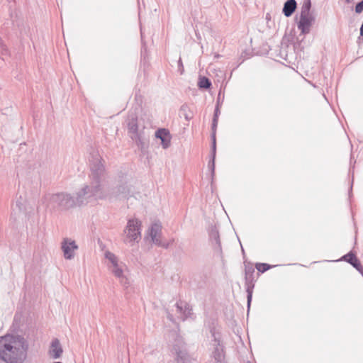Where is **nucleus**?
<instances>
[{
    "mask_svg": "<svg viewBox=\"0 0 363 363\" xmlns=\"http://www.w3.org/2000/svg\"><path fill=\"white\" fill-rule=\"evenodd\" d=\"M89 161V184L79 189L76 194L75 199L65 192L45 194L42 198V203L46 209L50 211H66L76 206L86 205L108 196L103 185L105 174L101 157L97 152H93Z\"/></svg>",
    "mask_w": 363,
    "mask_h": 363,
    "instance_id": "obj_1",
    "label": "nucleus"
},
{
    "mask_svg": "<svg viewBox=\"0 0 363 363\" xmlns=\"http://www.w3.org/2000/svg\"><path fill=\"white\" fill-rule=\"evenodd\" d=\"M28 349V342L23 337H0V359L6 363H23Z\"/></svg>",
    "mask_w": 363,
    "mask_h": 363,
    "instance_id": "obj_2",
    "label": "nucleus"
},
{
    "mask_svg": "<svg viewBox=\"0 0 363 363\" xmlns=\"http://www.w3.org/2000/svg\"><path fill=\"white\" fill-rule=\"evenodd\" d=\"M104 174L106 175V171L104 170ZM106 177L103 183L104 187L106 191L108 193V196L106 199H111L112 198L121 199H127L133 194V189L130 179H125L121 181L120 183L113 189L111 193H110L105 186ZM106 200V199H104Z\"/></svg>",
    "mask_w": 363,
    "mask_h": 363,
    "instance_id": "obj_3",
    "label": "nucleus"
},
{
    "mask_svg": "<svg viewBox=\"0 0 363 363\" xmlns=\"http://www.w3.org/2000/svg\"><path fill=\"white\" fill-rule=\"evenodd\" d=\"M171 352L176 363H196V360L187 352L186 345L181 339L175 340Z\"/></svg>",
    "mask_w": 363,
    "mask_h": 363,
    "instance_id": "obj_4",
    "label": "nucleus"
},
{
    "mask_svg": "<svg viewBox=\"0 0 363 363\" xmlns=\"http://www.w3.org/2000/svg\"><path fill=\"white\" fill-rule=\"evenodd\" d=\"M140 226L141 223L139 220L136 218L130 219L124 230V242L133 243L138 242L141 238Z\"/></svg>",
    "mask_w": 363,
    "mask_h": 363,
    "instance_id": "obj_5",
    "label": "nucleus"
},
{
    "mask_svg": "<svg viewBox=\"0 0 363 363\" xmlns=\"http://www.w3.org/2000/svg\"><path fill=\"white\" fill-rule=\"evenodd\" d=\"M128 133L139 147L143 148L145 146L146 139L143 133L138 130V119L136 117L133 116L131 118L128 119Z\"/></svg>",
    "mask_w": 363,
    "mask_h": 363,
    "instance_id": "obj_6",
    "label": "nucleus"
},
{
    "mask_svg": "<svg viewBox=\"0 0 363 363\" xmlns=\"http://www.w3.org/2000/svg\"><path fill=\"white\" fill-rule=\"evenodd\" d=\"M311 1L304 3L302 6L300 21L298 23V28L303 34L308 33L312 23L313 18L310 15Z\"/></svg>",
    "mask_w": 363,
    "mask_h": 363,
    "instance_id": "obj_7",
    "label": "nucleus"
},
{
    "mask_svg": "<svg viewBox=\"0 0 363 363\" xmlns=\"http://www.w3.org/2000/svg\"><path fill=\"white\" fill-rule=\"evenodd\" d=\"M213 337V349L211 353V357L216 363H223L225 359L224 347L221 344L220 335L214 330L211 331Z\"/></svg>",
    "mask_w": 363,
    "mask_h": 363,
    "instance_id": "obj_8",
    "label": "nucleus"
},
{
    "mask_svg": "<svg viewBox=\"0 0 363 363\" xmlns=\"http://www.w3.org/2000/svg\"><path fill=\"white\" fill-rule=\"evenodd\" d=\"M245 274L246 291L247 293V307L249 308L252 301L253 289L255 287V269L252 267H245Z\"/></svg>",
    "mask_w": 363,
    "mask_h": 363,
    "instance_id": "obj_9",
    "label": "nucleus"
},
{
    "mask_svg": "<svg viewBox=\"0 0 363 363\" xmlns=\"http://www.w3.org/2000/svg\"><path fill=\"white\" fill-rule=\"evenodd\" d=\"M161 234H162V225L160 223H153L150 230L149 235L151 238V240L153 243L156 245L162 247L165 249L168 248L169 246V242H164L161 240Z\"/></svg>",
    "mask_w": 363,
    "mask_h": 363,
    "instance_id": "obj_10",
    "label": "nucleus"
},
{
    "mask_svg": "<svg viewBox=\"0 0 363 363\" xmlns=\"http://www.w3.org/2000/svg\"><path fill=\"white\" fill-rule=\"evenodd\" d=\"M62 250L64 257L66 259H72L74 257V251L78 249V246L74 240L69 238H65L62 242Z\"/></svg>",
    "mask_w": 363,
    "mask_h": 363,
    "instance_id": "obj_11",
    "label": "nucleus"
},
{
    "mask_svg": "<svg viewBox=\"0 0 363 363\" xmlns=\"http://www.w3.org/2000/svg\"><path fill=\"white\" fill-rule=\"evenodd\" d=\"M124 264L122 262H119L118 264L109 267V269L111 273L119 280L120 283L124 286L125 287H128L129 286V282L128 278L125 277L123 272Z\"/></svg>",
    "mask_w": 363,
    "mask_h": 363,
    "instance_id": "obj_12",
    "label": "nucleus"
},
{
    "mask_svg": "<svg viewBox=\"0 0 363 363\" xmlns=\"http://www.w3.org/2000/svg\"><path fill=\"white\" fill-rule=\"evenodd\" d=\"M176 307L177 312L180 314L179 318L182 320H185L192 314V308L186 302L179 301L176 303Z\"/></svg>",
    "mask_w": 363,
    "mask_h": 363,
    "instance_id": "obj_13",
    "label": "nucleus"
},
{
    "mask_svg": "<svg viewBox=\"0 0 363 363\" xmlns=\"http://www.w3.org/2000/svg\"><path fill=\"white\" fill-rule=\"evenodd\" d=\"M63 352L62 347L58 339H54L50 345L49 354L53 359H59Z\"/></svg>",
    "mask_w": 363,
    "mask_h": 363,
    "instance_id": "obj_14",
    "label": "nucleus"
},
{
    "mask_svg": "<svg viewBox=\"0 0 363 363\" xmlns=\"http://www.w3.org/2000/svg\"><path fill=\"white\" fill-rule=\"evenodd\" d=\"M155 137L162 141L163 148H167L170 145V136L169 131L165 128H161L155 132Z\"/></svg>",
    "mask_w": 363,
    "mask_h": 363,
    "instance_id": "obj_15",
    "label": "nucleus"
},
{
    "mask_svg": "<svg viewBox=\"0 0 363 363\" xmlns=\"http://www.w3.org/2000/svg\"><path fill=\"white\" fill-rule=\"evenodd\" d=\"M343 260L350 263L352 266H353L357 271H359L361 274H363V267L361 265L360 262L352 252H349L348 254L344 255L342 257Z\"/></svg>",
    "mask_w": 363,
    "mask_h": 363,
    "instance_id": "obj_16",
    "label": "nucleus"
},
{
    "mask_svg": "<svg viewBox=\"0 0 363 363\" xmlns=\"http://www.w3.org/2000/svg\"><path fill=\"white\" fill-rule=\"evenodd\" d=\"M210 240L213 246V248L216 251H217L219 253H221L222 249H221V244L220 240V236L218 230L216 229L211 230L210 232Z\"/></svg>",
    "mask_w": 363,
    "mask_h": 363,
    "instance_id": "obj_17",
    "label": "nucleus"
},
{
    "mask_svg": "<svg viewBox=\"0 0 363 363\" xmlns=\"http://www.w3.org/2000/svg\"><path fill=\"white\" fill-rule=\"evenodd\" d=\"M295 0H287L284 5L283 13L286 17L291 16L296 9Z\"/></svg>",
    "mask_w": 363,
    "mask_h": 363,
    "instance_id": "obj_18",
    "label": "nucleus"
},
{
    "mask_svg": "<svg viewBox=\"0 0 363 363\" xmlns=\"http://www.w3.org/2000/svg\"><path fill=\"white\" fill-rule=\"evenodd\" d=\"M179 114L180 117H184L187 121H189L194 117V113L187 104H183L181 106Z\"/></svg>",
    "mask_w": 363,
    "mask_h": 363,
    "instance_id": "obj_19",
    "label": "nucleus"
},
{
    "mask_svg": "<svg viewBox=\"0 0 363 363\" xmlns=\"http://www.w3.org/2000/svg\"><path fill=\"white\" fill-rule=\"evenodd\" d=\"M105 257L109 262V264H108V267H113L120 262L118 258L113 253L109 251L105 252Z\"/></svg>",
    "mask_w": 363,
    "mask_h": 363,
    "instance_id": "obj_20",
    "label": "nucleus"
},
{
    "mask_svg": "<svg viewBox=\"0 0 363 363\" xmlns=\"http://www.w3.org/2000/svg\"><path fill=\"white\" fill-rule=\"evenodd\" d=\"M216 139L213 136V142L212 145V160L211 162H209L208 166L211 169L212 174H214V169H215V157H216Z\"/></svg>",
    "mask_w": 363,
    "mask_h": 363,
    "instance_id": "obj_21",
    "label": "nucleus"
},
{
    "mask_svg": "<svg viewBox=\"0 0 363 363\" xmlns=\"http://www.w3.org/2000/svg\"><path fill=\"white\" fill-rule=\"evenodd\" d=\"M198 85L200 88L208 89L211 86V82L208 78L203 77L199 79Z\"/></svg>",
    "mask_w": 363,
    "mask_h": 363,
    "instance_id": "obj_22",
    "label": "nucleus"
},
{
    "mask_svg": "<svg viewBox=\"0 0 363 363\" xmlns=\"http://www.w3.org/2000/svg\"><path fill=\"white\" fill-rule=\"evenodd\" d=\"M270 268L271 266L266 263H257L256 264V269L262 273L265 272Z\"/></svg>",
    "mask_w": 363,
    "mask_h": 363,
    "instance_id": "obj_23",
    "label": "nucleus"
},
{
    "mask_svg": "<svg viewBox=\"0 0 363 363\" xmlns=\"http://www.w3.org/2000/svg\"><path fill=\"white\" fill-rule=\"evenodd\" d=\"M0 55L3 60H4L3 56L8 55V49L2 42H0Z\"/></svg>",
    "mask_w": 363,
    "mask_h": 363,
    "instance_id": "obj_24",
    "label": "nucleus"
},
{
    "mask_svg": "<svg viewBox=\"0 0 363 363\" xmlns=\"http://www.w3.org/2000/svg\"><path fill=\"white\" fill-rule=\"evenodd\" d=\"M363 11V0L359 2L355 6V12L360 13Z\"/></svg>",
    "mask_w": 363,
    "mask_h": 363,
    "instance_id": "obj_25",
    "label": "nucleus"
},
{
    "mask_svg": "<svg viewBox=\"0 0 363 363\" xmlns=\"http://www.w3.org/2000/svg\"><path fill=\"white\" fill-rule=\"evenodd\" d=\"M217 124H218V119L213 118V123H212V130H213L212 137L213 138V135L216 138V128Z\"/></svg>",
    "mask_w": 363,
    "mask_h": 363,
    "instance_id": "obj_26",
    "label": "nucleus"
},
{
    "mask_svg": "<svg viewBox=\"0 0 363 363\" xmlns=\"http://www.w3.org/2000/svg\"><path fill=\"white\" fill-rule=\"evenodd\" d=\"M219 112L220 111H219L218 107L217 106L216 108V109H215V113H214L213 118H217L218 119Z\"/></svg>",
    "mask_w": 363,
    "mask_h": 363,
    "instance_id": "obj_27",
    "label": "nucleus"
},
{
    "mask_svg": "<svg viewBox=\"0 0 363 363\" xmlns=\"http://www.w3.org/2000/svg\"><path fill=\"white\" fill-rule=\"evenodd\" d=\"M360 35L363 36V23L362 24L360 27Z\"/></svg>",
    "mask_w": 363,
    "mask_h": 363,
    "instance_id": "obj_28",
    "label": "nucleus"
},
{
    "mask_svg": "<svg viewBox=\"0 0 363 363\" xmlns=\"http://www.w3.org/2000/svg\"><path fill=\"white\" fill-rule=\"evenodd\" d=\"M168 318H169V320H172V315H168Z\"/></svg>",
    "mask_w": 363,
    "mask_h": 363,
    "instance_id": "obj_29",
    "label": "nucleus"
},
{
    "mask_svg": "<svg viewBox=\"0 0 363 363\" xmlns=\"http://www.w3.org/2000/svg\"><path fill=\"white\" fill-rule=\"evenodd\" d=\"M179 65H182L181 59L179 60Z\"/></svg>",
    "mask_w": 363,
    "mask_h": 363,
    "instance_id": "obj_30",
    "label": "nucleus"
},
{
    "mask_svg": "<svg viewBox=\"0 0 363 363\" xmlns=\"http://www.w3.org/2000/svg\"><path fill=\"white\" fill-rule=\"evenodd\" d=\"M352 1V0H346V1H347V3H350V1Z\"/></svg>",
    "mask_w": 363,
    "mask_h": 363,
    "instance_id": "obj_31",
    "label": "nucleus"
},
{
    "mask_svg": "<svg viewBox=\"0 0 363 363\" xmlns=\"http://www.w3.org/2000/svg\"><path fill=\"white\" fill-rule=\"evenodd\" d=\"M54 363H62V362H54Z\"/></svg>",
    "mask_w": 363,
    "mask_h": 363,
    "instance_id": "obj_32",
    "label": "nucleus"
}]
</instances>
